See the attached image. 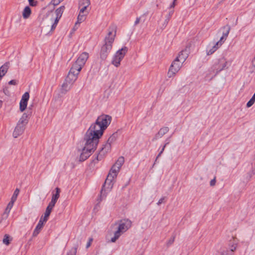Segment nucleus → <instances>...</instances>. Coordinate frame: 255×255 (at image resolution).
I'll return each mask as SVG.
<instances>
[{
	"label": "nucleus",
	"instance_id": "1",
	"mask_svg": "<svg viewBox=\"0 0 255 255\" xmlns=\"http://www.w3.org/2000/svg\"><path fill=\"white\" fill-rule=\"evenodd\" d=\"M101 137L87 130L85 136L84 146L80 156V161L86 160L96 149L99 139Z\"/></svg>",
	"mask_w": 255,
	"mask_h": 255
},
{
	"label": "nucleus",
	"instance_id": "2",
	"mask_svg": "<svg viewBox=\"0 0 255 255\" xmlns=\"http://www.w3.org/2000/svg\"><path fill=\"white\" fill-rule=\"evenodd\" d=\"M111 121L112 117L110 116L103 114L98 117L95 122L91 125L87 130L102 137Z\"/></svg>",
	"mask_w": 255,
	"mask_h": 255
},
{
	"label": "nucleus",
	"instance_id": "3",
	"mask_svg": "<svg viewBox=\"0 0 255 255\" xmlns=\"http://www.w3.org/2000/svg\"><path fill=\"white\" fill-rule=\"evenodd\" d=\"M117 27L115 25H111L108 29V33L104 39V44L101 47L100 58L105 60L111 52L113 44L116 35Z\"/></svg>",
	"mask_w": 255,
	"mask_h": 255
},
{
	"label": "nucleus",
	"instance_id": "4",
	"mask_svg": "<svg viewBox=\"0 0 255 255\" xmlns=\"http://www.w3.org/2000/svg\"><path fill=\"white\" fill-rule=\"evenodd\" d=\"M65 8V6L62 5L55 10V14L51 12L46 17L45 22L47 28H50V32H52L55 29Z\"/></svg>",
	"mask_w": 255,
	"mask_h": 255
},
{
	"label": "nucleus",
	"instance_id": "5",
	"mask_svg": "<svg viewBox=\"0 0 255 255\" xmlns=\"http://www.w3.org/2000/svg\"><path fill=\"white\" fill-rule=\"evenodd\" d=\"M120 170L119 168L114 165L112 167L103 186L101 191L102 193L104 191H110L111 190Z\"/></svg>",
	"mask_w": 255,
	"mask_h": 255
},
{
	"label": "nucleus",
	"instance_id": "6",
	"mask_svg": "<svg viewBox=\"0 0 255 255\" xmlns=\"http://www.w3.org/2000/svg\"><path fill=\"white\" fill-rule=\"evenodd\" d=\"M132 222L128 219H125L119 221L117 230L115 231L114 236L111 239L112 243H115L120 237L125 233L131 226Z\"/></svg>",
	"mask_w": 255,
	"mask_h": 255
},
{
	"label": "nucleus",
	"instance_id": "7",
	"mask_svg": "<svg viewBox=\"0 0 255 255\" xmlns=\"http://www.w3.org/2000/svg\"><path fill=\"white\" fill-rule=\"evenodd\" d=\"M223 29L224 31L220 40L217 42L211 48H208L207 50V55H210L214 53L223 44L224 42L223 40L224 39H226L228 37L230 30V27L228 25H226L223 27Z\"/></svg>",
	"mask_w": 255,
	"mask_h": 255
},
{
	"label": "nucleus",
	"instance_id": "8",
	"mask_svg": "<svg viewBox=\"0 0 255 255\" xmlns=\"http://www.w3.org/2000/svg\"><path fill=\"white\" fill-rule=\"evenodd\" d=\"M232 63V60H228L224 56H222L218 59L214 64L216 73H218L221 71L228 69L231 66Z\"/></svg>",
	"mask_w": 255,
	"mask_h": 255
},
{
	"label": "nucleus",
	"instance_id": "9",
	"mask_svg": "<svg viewBox=\"0 0 255 255\" xmlns=\"http://www.w3.org/2000/svg\"><path fill=\"white\" fill-rule=\"evenodd\" d=\"M128 48L126 46L118 50L114 55L111 63L116 67H119L121 65V62L128 52Z\"/></svg>",
	"mask_w": 255,
	"mask_h": 255
},
{
	"label": "nucleus",
	"instance_id": "10",
	"mask_svg": "<svg viewBox=\"0 0 255 255\" xmlns=\"http://www.w3.org/2000/svg\"><path fill=\"white\" fill-rule=\"evenodd\" d=\"M88 58V53L86 52L82 53L72 66L81 71Z\"/></svg>",
	"mask_w": 255,
	"mask_h": 255
},
{
	"label": "nucleus",
	"instance_id": "11",
	"mask_svg": "<svg viewBox=\"0 0 255 255\" xmlns=\"http://www.w3.org/2000/svg\"><path fill=\"white\" fill-rule=\"evenodd\" d=\"M183 64L180 61L177 60V59H175L171 63L168 72L167 73V76L169 78L174 77L176 73L180 70Z\"/></svg>",
	"mask_w": 255,
	"mask_h": 255
},
{
	"label": "nucleus",
	"instance_id": "12",
	"mask_svg": "<svg viewBox=\"0 0 255 255\" xmlns=\"http://www.w3.org/2000/svg\"><path fill=\"white\" fill-rule=\"evenodd\" d=\"M80 71L72 66L65 80L73 84L77 79L78 76Z\"/></svg>",
	"mask_w": 255,
	"mask_h": 255
},
{
	"label": "nucleus",
	"instance_id": "13",
	"mask_svg": "<svg viewBox=\"0 0 255 255\" xmlns=\"http://www.w3.org/2000/svg\"><path fill=\"white\" fill-rule=\"evenodd\" d=\"M111 144L108 143L107 142L103 145V147L101 149L100 152L97 156V160L98 161L101 160L105 155L110 151L111 149Z\"/></svg>",
	"mask_w": 255,
	"mask_h": 255
},
{
	"label": "nucleus",
	"instance_id": "14",
	"mask_svg": "<svg viewBox=\"0 0 255 255\" xmlns=\"http://www.w3.org/2000/svg\"><path fill=\"white\" fill-rule=\"evenodd\" d=\"M29 98V94L28 92H25L22 95L19 103V110L21 112H23L26 109Z\"/></svg>",
	"mask_w": 255,
	"mask_h": 255
},
{
	"label": "nucleus",
	"instance_id": "15",
	"mask_svg": "<svg viewBox=\"0 0 255 255\" xmlns=\"http://www.w3.org/2000/svg\"><path fill=\"white\" fill-rule=\"evenodd\" d=\"M56 193L55 194H53L52 197L51 201L49 203L48 206L53 209V208L54 207L58 199L59 198L60 196V190L59 188L57 187L56 188Z\"/></svg>",
	"mask_w": 255,
	"mask_h": 255
},
{
	"label": "nucleus",
	"instance_id": "16",
	"mask_svg": "<svg viewBox=\"0 0 255 255\" xmlns=\"http://www.w3.org/2000/svg\"><path fill=\"white\" fill-rule=\"evenodd\" d=\"M189 55V52L186 49L181 51L178 54V56L175 58L177 59L178 61L183 63Z\"/></svg>",
	"mask_w": 255,
	"mask_h": 255
},
{
	"label": "nucleus",
	"instance_id": "17",
	"mask_svg": "<svg viewBox=\"0 0 255 255\" xmlns=\"http://www.w3.org/2000/svg\"><path fill=\"white\" fill-rule=\"evenodd\" d=\"M25 127L22 125L17 124L16 127L13 132V136L14 138L17 137L23 132Z\"/></svg>",
	"mask_w": 255,
	"mask_h": 255
},
{
	"label": "nucleus",
	"instance_id": "18",
	"mask_svg": "<svg viewBox=\"0 0 255 255\" xmlns=\"http://www.w3.org/2000/svg\"><path fill=\"white\" fill-rule=\"evenodd\" d=\"M169 130V128L167 127L161 128L158 132L155 135L153 140H156L161 138L164 134L168 132Z\"/></svg>",
	"mask_w": 255,
	"mask_h": 255
},
{
	"label": "nucleus",
	"instance_id": "19",
	"mask_svg": "<svg viewBox=\"0 0 255 255\" xmlns=\"http://www.w3.org/2000/svg\"><path fill=\"white\" fill-rule=\"evenodd\" d=\"M42 219H43V216H41L40 219V220L39 221L38 224L37 225L35 229H34V230L33 232L32 236L33 237L37 236L38 235V234L40 233L41 230L42 229L43 224H44V223L43 221H42Z\"/></svg>",
	"mask_w": 255,
	"mask_h": 255
},
{
	"label": "nucleus",
	"instance_id": "20",
	"mask_svg": "<svg viewBox=\"0 0 255 255\" xmlns=\"http://www.w3.org/2000/svg\"><path fill=\"white\" fill-rule=\"evenodd\" d=\"M30 115V114H28L25 113H23L21 117L19 120L17 124L25 127L28 122L29 116Z\"/></svg>",
	"mask_w": 255,
	"mask_h": 255
},
{
	"label": "nucleus",
	"instance_id": "21",
	"mask_svg": "<svg viewBox=\"0 0 255 255\" xmlns=\"http://www.w3.org/2000/svg\"><path fill=\"white\" fill-rule=\"evenodd\" d=\"M73 84L69 81L65 80L63 84L62 85L61 92L63 94H65L67 92L69 91L73 86Z\"/></svg>",
	"mask_w": 255,
	"mask_h": 255
},
{
	"label": "nucleus",
	"instance_id": "22",
	"mask_svg": "<svg viewBox=\"0 0 255 255\" xmlns=\"http://www.w3.org/2000/svg\"><path fill=\"white\" fill-rule=\"evenodd\" d=\"M8 63H6L0 67V79L7 72L8 68Z\"/></svg>",
	"mask_w": 255,
	"mask_h": 255
},
{
	"label": "nucleus",
	"instance_id": "23",
	"mask_svg": "<svg viewBox=\"0 0 255 255\" xmlns=\"http://www.w3.org/2000/svg\"><path fill=\"white\" fill-rule=\"evenodd\" d=\"M31 13V10L30 8L28 6H27L24 8L22 11V16L23 18L27 19L30 16Z\"/></svg>",
	"mask_w": 255,
	"mask_h": 255
},
{
	"label": "nucleus",
	"instance_id": "24",
	"mask_svg": "<svg viewBox=\"0 0 255 255\" xmlns=\"http://www.w3.org/2000/svg\"><path fill=\"white\" fill-rule=\"evenodd\" d=\"M52 210V208L49 207V206L47 207L45 212L44 213V216H43L42 221L46 222L48 220V218Z\"/></svg>",
	"mask_w": 255,
	"mask_h": 255
},
{
	"label": "nucleus",
	"instance_id": "25",
	"mask_svg": "<svg viewBox=\"0 0 255 255\" xmlns=\"http://www.w3.org/2000/svg\"><path fill=\"white\" fill-rule=\"evenodd\" d=\"M88 14V12H86V14L81 13V12H79V15L77 17V21L75 23V25H76L77 24H80L83 21H84V20L86 18V16Z\"/></svg>",
	"mask_w": 255,
	"mask_h": 255
},
{
	"label": "nucleus",
	"instance_id": "26",
	"mask_svg": "<svg viewBox=\"0 0 255 255\" xmlns=\"http://www.w3.org/2000/svg\"><path fill=\"white\" fill-rule=\"evenodd\" d=\"M125 162V159L123 156H120L118 159L117 161L114 164L115 166H116L117 168H119L120 169L121 166L123 165Z\"/></svg>",
	"mask_w": 255,
	"mask_h": 255
},
{
	"label": "nucleus",
	"instance_id": "27",
	"mask_svg": "<svg viewBox=\"0 0 255 255\" xmlns=\"http://www.w3.org/2000/svg\"><path fill=\"white\" fill-rule=\"evenodd\" d=\"M12 240V238H10L9 236L7 234H5L4 236V238L2 240V243L3 244L8 246L10 244V242Z\"/></svg>",
	"mask_w": 255,
	"mask_h": 255
},
{
	"label": "nucleus",
	"instance_id": "28",
	"mask_svg": "<svg viewBox=\"0 0 255 255\" xmlns=\"http://www.w3.org/2000/svg\"><path fill=\"white\" fill-rule=\"evenodd\" d=\"M90 4V0H81L79 2V7H81L82 6H88Z\"/></svg>",
	"mask_w": 255,
	"mask_h": 255
},
{
	"label": "nucleus",
	"instance_id": "29",
	"mask_svg": "<svg viewBox=\"0 0 255 255\" xmlns=\"http://www.w3.org/2000/svg\"><path fill=\"white\" fill-rule=\"evenodd\" d=\"M14 203V201H12V200H10L9 203L8 204V205L6 207V208L5 209V213L8 214L9 213L11 209L12 208V207Z\"/></svg>",
	"mask_w": 255,
	"mask_h": 255
},
{
	"label": "nucleus",
	"instance_id": "30",
	"mask_svg": "<svg viewBox=\"0 0 255 255\" xmlns=\"http://www.w3.org/2000/svg\"><path fill=\"white\" fill-rule=\"evenodd\" d=\"M19 193V190L18 188H16L14 191V193L11 197V200L15 202L16 200Z\"/></svg>",
	"mask_w": 255,
	"mask_h": 255
},
{
	"label": "nucleus",
	"instance_id": "31",
	"mask_svg": "<svg viewBox=\"0 0 255 255\" xmlns=\"http://www.w3.org/2000/svg\"><path fill=\"white\" fill-rule=\"evenodd\" d=\"M255 102V93L250 100V101L247 104V107L249 108L251 107Z\"/></svg>",
	"mask_w": 255,
	"mask_h": 255
},
{
	"label": "nucleus",
	"instance_id": "32",
	"mask_svg": "<svg viewBox=\"0 0 255 255\" xmlns=\"http://www.w3.org/2000/svg\"><path fill=\"white\" fill-rule=\"evenodd\" d=\"M78 249V245L76 246L74 248H72L70 251H69L67 255H76L77 251Z\"/></svg>",
	"mask_w": 255,
	"mask_h": 255
},
{
	"label": "nucleus",
	"instance_id": "33",
	"mask_svg": "<svg viewBox=\"0 0 255 255\" xmlns=\"http://www.w3.org/2000/svg\"><path fill=\"white\" fill-rule=\"evenodd\" d=\"M117 138V134L116 133L113 134L108 139L107 142L111 144L112 142H113Z\"/></svg>",
	"mask_w": 255,
	"mask_h": 255
},
{
	"label": "nucleus",
	"instance_id": "34",
	"mask_svg": "<svg viewBox=\"0 0 255 255\" xmlns=\"http://www.w3.org/2000/svg\"><path fill=\"white\" fill-rule=\"evenodd\" d=\"M237 248V244H233L232 245H229V250L230 251L234 253V252L236 250Z\"/></svg>",
	"mask_w": 255,
	"mask_h": 255
},
{
	"label": "nucleus",
	"instance_id": "35",
	"mask_svg": "<svg viewBox=\"0 0 255 255\" xmlns=\"http://www.w3.org/2000/svg\"><path fill=\"white\" fill-rule=\"evenodd\" d=\"M63 0H52L51 1V3H52L54 6H56L58 5Z\"/></svg>",
	"mask_w": 255,
	"mask_h": 255
},
{
	"label": "nucleus",
	"instance_id": "36",
	"mask_svg": "<svg viewBox=\"0 0 255 255\" xmlns=\"http://www.w3.org/2000/svg\"><path fill=\"white\" fill-rule=\"evenodd\" d=\"M173 10H172L171 11H170L168 13V14L166 15V18H167L168 19L170 20V19L171 18L173 13Z\"/></svg>",
	"mask_w": 255,
	"mask_h": 255
},
{
	"label": "nucleus",
	"instance_id": "37",
	"mask_svg": "<svg viewBox=\"0 0 255 255\" xmlns=\"http://www.w3.org/2000/svg\"><path fill=\"white\" fill-rule=\"evenodd\" d=\"M223 255H234V253L230 251V250H227Z\"/></svg>",
	"mask_w": 255,
	"mask_h": 255
},
{
	"label": "nucleus",
	"instance_id": "38",
	"mask_svg": "<svg viewBox=\"0 0 255 255\" xmlns=\"http://www.w3.org/2000/svg\"><path fill=\"white\" fill-rule=\"evenodd\" d=\"M87 7L88 6H82L81 7H79L80 9V12H81V13H84V11L87 9Z\"/></svg>",
	"mask_w": 255,
	"mask_h": 255
},
{
	"label": "nucleus",
	"instance_id": "39",
	"mask_svg": "<svg viewBox=\"0 0 255 255\" xmlns=\"http://www.w3.org/2000/svg\"><path fill=\"white\" fill-rule=\"evenodd\" d=\"M165 146H166L165 145H163V146L162 147V148L161 149L160 151L159 152V153H158V155L157 156L156 159L157 158H158L159 156H161V154L163 153V151L164 150Z\"/></svg>",
	"mask_w": 255,
	"mask_h": 255
},
{
	"label": "nucleus",
	"instance_id": "40",
	"mask_svg": "<svg viewBox=\"0 0 255 255\" xmlns=\"http://www.w3.org/2000/svg\"><path fill=\"white\" fill-rule=\"evenodd\" d=\"M92 241H93V239L92 238H90L89 240V242L87 243V245H86V248H88L89 247H90Z\"/></svg>",
	"mask_w": 255,
	"mask_h": 255
},
{
	"label": "nucleus",
	"instance_id": "41",
	"mask_svg": "<svg viewBox=\"0 0 255 255\" xmlns=\"http://www.w3.org/2000/svg\"><path fill=\"white\" fill-rule=\"evenodd\" d=\"M169 21V20L166 18V19H165V20L164 21V23L163 24V26L164 28L166 26V25H167Z\"/></svg>",
	"mask_w": 255,
	"mask_h": 255
},
{
	"label": "nucleus",
	"instance_id": "42",
	"mask_svg": "<svg viewBox=\"0 0 255 255\" xmlns=\"http://www.w3.org/2000/svg\"><path fill=\"white\" fill-rule=\"evenodd\" d=\"M140 17H136V20L134 22V25H136L137 24H138L140 22Z\"/></svg>",
	"mask_w": 255,
	"mask_h": 255
},
{
	"label": "nucleus",
	"instance_id": "43",
	"mask_svg": "<svg viewBox=\"0 0 255 255\" xmlns=\"http://www.w3.org/2000/svg\"><path fill=\"white\" fill-rule=\"evenodd\" d=\"M216 183V179L215 178H214L213 179L211 180L210 181V185L211 186H214Z\"/></svg>",
	"mask_w": 255,
	"mask_h": 255
},
{
	"label": "nucleus",
	"instance_id": "44",
	"mask_svg": "<svg viewBox=\"0 0 255 255\" xmlns=\"http://www.w3.org/2000/svg\"><path fill=\"white\" fill-rule=\"evenodd\" d=\"M164 199V198L163 197V198H160V199L159 200V201H158V202H157V205H160L161 203H163V202Z\"/></svg>",
	"mask_w": 255,
	"mask_h": 255
},
{
	"label": "nucleus",
	"instance_id": "45",
	"mask_svg": "<svg viewBox=\"0 0 255 255\" xmlns=\"http://www.w3.org/2000/svg\"><path fill=\"white\" fill-rule=\"evenodd\" d=\"M8 84L9 85H15L16 84V81L14 80H10L9 82H8Z\"/></svg>",
	"mask_w": 255,
	"mask_h": 255
},
{
	"label": "nucleus",
	"instance_id": "46",
	"mask_svg": "<svg viewBox=\"0 0 255 255\" xmlns=\"http://www.w3.org/2000/svg\"><path fill=\"white\" fill-rule=\"evenodd\" d=\"M170 137H168V138H167L165 140V143L164 145H165V146H166L167 144H169L170 141Z\"/></svg>",
	"mask_w": 255,
	"mask_h": 255
},
{
	"label": "nucleus",
	"instance_id": "47",
	"mask_svg": "<svg viewBox=\"0 0 255 255\" xmlns=\"http://www.w3.org/2000/svg\"><path fill=\"white\" fill-rule=\"evenodd\" d=\"M175 5V1H174V0L173 2L170 5V8H173V7H174Z\"/></svg>",
	"mask_w": 255,
	"mask_h": 255
},
{
	"label": "nucleus",
	"instance_id": "48",
	"mask_svg": "<svg viewBox=\"0 0 255 255\" xmlns=\"http://www.w3.org/2000/svg\"><path fill=\"white\" fill-rule=\"evenodd\" d=\"M34 0H28L29 4L31 6H35L36 5L35 3H33L31 2V1H33Z\"/></svg>",
	"mask_w": 255,
	"mask_h": 255
},
{
	"label": "nucleus",
	"instance_id": "49",
	"mask_svg": "<svg viewBox=\"0 0 255 255\" xmlns=\"http://www.w3.org/2000/svg\"><path fill=\"white\" fill-rule=\"evenodd\" d=\"M2 105V101L1 100H0V108L1 107Z\"/></svg>",
	"mask_w": 255,
	"mask_h": 255
},
{
	"label": "nucleus",
	"instance_id": "50",
	"mask_svg": "<svg viewBox=\"0 0 255 255\" xmlns=\"http://www.w3.org/2000/svg\"><path fill=\"white\" fill-rule=\"evenodd\" d=\"M31 2H32V3H35V4H36V2H33V1H31Z\"/></svg>",
	"mask_w": 255,
	"mask_h": 255
},
{
	"label": "nucleus",
	"instance_id": "51",
	"mask_svg": "<svg viewBox=\"0 0 255 255\" xmlns=\"http://www.w3.org/2000/svg\"><path fill=\"white\" fill-rule=\"evenodd\" d=\"M176 0H174V1H176Z\"/></svg>",
	"mask_w": 255,
	"mask_h": 255
}]
</instances>
